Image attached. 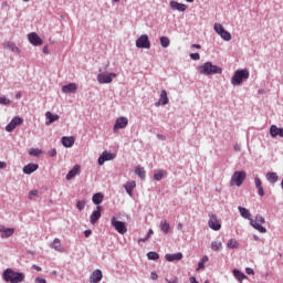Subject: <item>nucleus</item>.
I'll return each mask as SVG.
<instances>
[{
    "mask_svg": "<svg viewBox=\"0 0 283 283\" xmlns=\"http://www.w3.org/2000/svg\"><path fill=\"white\" fill-rule=\"evenodd\" d=\"M238 210L240 212V216L244 218V220H249L250 224L253 227V229H255L256 231H259V233H266V228H264V226L266 222V219H264V217H262L261 214H256L255 219L253 220V218H251V211H249V209L239 206Z\"/></svg>",
    "mask_w": 283,
    "mask_h": 283,
    "instance_id": "obj_1",
    "label": "nucleus"
},
{
    "mask_svg": "<svg viewBox=\"0 0 283 283\" xmlns=\"http://www.w3.org/2000/svg\"><path fill=\"white\" fill-rule=\"evenodd\" d=\"M197 71L203 76H214V74H222V67L213 64V62H206L199 65Z\"/></svg>",
    "mask_w": 283,
    "mask_h": 283,
    "instance_id": "obj_2",
    "label": "nucleus"
},
{
    "mask_svg": "<svg viewBox=\"0 0 283 283\" xmlns=\"http://www.w3.org/2000/svg\"><path fill=\"white\" fill-rule=\"evenodd\" d=\"M2 277L4 282L21 283L25 280V274L23 272H14V270L8 268L3 271Z\"/></svg>",
    "mask_w": 283,
    "mask_h": 283,
    "instance_id": "obj_3",
    "label": "nucleus"
},
{
    "mask_svg": "<svg viewBox=\"0 0 283 283\" xmlns=\"http://www.w3.org/2000/svg\"><path fill=\"white\" fill-rule=\"evenodd\" d=\"M249 76H251V73L248 69L237 70L231 77V85L239 87L244 81H249Z\"/></svg>",
    "mask_w": 283,
    "mask_h": 283,
    "instance_id": "obj_4",
    "label": "nucleus"
},
{
    "mask_svg": "<svg viewBox=\"0 0 283 283\" xmlns=\"http://www.w3.org/2000/svg\"><path fill=\"white\" fill-rule=\"evenodd\" d=\"M247 180V172L245 171H234L230 185L233 187L235 185L237 187H242V184Z\"/></svg>",
    "mask_w": 283,
    "mask_h": 283,
    "instance_id": "obj_5",
    "label": "nucleus"
},
{
    "mask_svg": "<svg viewBox=\"0 0 283 283\" xmlns=\"http://www.w3.org/2000/svg\"><path fill=\"white\" fill-rule=\"evenodd\" d=\"M114 78H116V73L104 72L97 74V82L101 85L109 84Z\"/></svg>",
    "mask_w": 283,
    "mask_h": 283,
    "instance_id": "obj_6",
    "label": "nucleus"
},
{
    "mask_svg": "<svg viewBox=\"0 0 283 283\" xmlns=\"http://www.w3.org/2000/svg\"><path fill=\"white\" fill-rule=\"evenodd\" d=\"M213 30L223 41H231V33L224 30V27L221 23H214Z\"/></svg>",
    "mask_w": 283,
    "mask_h": 283,
    "instance_id": "obj_7",
    "label": "nucleus"
},
{
    "mask_svg": "<svg viewBox=\"0 0 283 283\" xmlns=\"http://www.w3.org/2000/svg\"><path fill=\"white\" fill-rule=\"evenodd\" d=\"M136 48L140 50H149L151 48V42L149 41V35L143 34L136 40Z\"/></svg>",
    "mask_w": 283,
    "mask_h": 283,
    "instance_id": "obj_8",
    "label": "nucleus"
},
{
    "mask_svg": "<svg viewBox=\"0 0 283 283\" xmlns=\"http://www.w3.org/2000/svg\"><path fill=\"white\" fill-rule=\"evenodd\" d=\"M111 224L117 233L125 235V232L127 231V224H125V222L116 220V217H112Z\"/></svg>",
    "mask_w": 283,
    "mask_h": 283,
    "instance_id": "obj_9",
    "label": "nucleus"
},
{
    "mask_svg": "<svg viewBox=\"0 0 283 283\" xmlns=\"http://www.w3.org/2000/svg\"><path fill=\"white\" fill-rule=\"evenodd\" d=\"M19 125H23V118L15 116L11 119V122L6 126V132H13L19 127Z\"/></svg>",
    "mask_w": 283,
    "mask_h": 283,
    "instance_id": "obj_10",
    "label": "nucleus"
},
{
    "mask_svg": "<svg viewBox=\"0 0 283 283\" xmlns=\"http://www.w3.org/2000/svg\"><path fill=\"white\" fill-rule=\"evenodd\" d=\"M208 227H210L212 231H220V229H222V224H220L216 214H209Z\"/></svg>",
    "mask_w": 283,
    "mask_h": 283,
    "instance_id": "obj_11",
    "label": "nucleus"
},
{
    "mask_svg": "<svg viewBox=\"0 0 283 283\" xmlns=\"http://www.w3.org/2000/svg\"><path fill=\"white\" fill-rule=\"evenodd\" d=\"M127 125H129V119L127 117H119L116 119L113 130L116 134V130L125 129Z\"/></svg>",
    "mask_w": 283,
    "mask_h": 283,
    "instance_id": "obj_12",
    "label": "nucleus"
},
{
    "mask_svg": "<svg viewBox=\"0 0 283 283\" xmlns=\"http://www.w3.org/2000/svg\"><path fill=\"white\" fill-rule=\"evenodd\" d=\"M114 158H116V154L107 153V150H104L102 155L98 157V165H105L107 160H114Z\"/></svg>",
    "mask_w": 283,
    "mask_h": 283,
    "instance_id": "obj_13",
    "label": "nucleus"
},
{
    "mask_svg": "<svg viewBox=\"0 0 283 283\" xmlns=\"http://www.w3.org/2000/svg\"><path fill=\"white\" fill-rule=\"evenodd\" d=\"M28 40L31 43V45H35V46L43 45V40L35 32L29 33Z\"/></svg>",
    "mask_w": 283,
    "mask_h": 283,
    "instance_id": "obj_14",
    "label": "nucleus"
},
{
    "mask_svg": "<svg viewBox=\"0 0 283 283\" xmlns=\"http://www.w3.org/2000/svg\"><path fill=\"white\" fill-rule=\"evenodd\" d=\"M168 104H169V97L167 96V91L163 90L158 102L155 103V107H160V105H168Z\"/></svg>",
    "mask_w": 283,
    "mask_h": 283,
    "instance_id": "obj_15",
    "label": "nucleus"
},
{
    "mask_svg": "<svg viewBox=\"0 0 283 283\" xmlns=\"http://www.w3.org/2000/svg\"><path fill=\"white\" fill-rule=\"evenodd\" d=\"M103 280V271L101 270H94L90 276L91 283H98Z\"/></svg>",
    "mask_w": 283,
    "mask_h": 283,
    "instance_id": "obj_16",
    "label": "nucleus"
},
{
    "mask_svg": "<svg viewBox=\"0 0 283 283\" xmlns=\"http://www.w3.org/2000/svg\"><path fill=\"white\" fill-rule=\"evenodd\" d=\"M81 175V166L75 165L66 175V180H72Z\"/></svg>",
    "mask_w": 283,
    "mask_h": 283,
    "instance_id": "obj_17",
    "label": "nucleus"
},
{
    "mask_svg": "<svg viewBox=\"0 0 283 283\" xmlns=\"http://www.w3.org/2000/svg\"><path fill=\"white\" fill-rule=\"evenodd\" d=\"M39 169V164H28L23 167L22 171L27 176H30L31 174H34Z\"/></svg>",
    "mask_w": 283,
    "mask_h": 283,
    "instance_id": "obj_18",
    "label": "nucleus"
},
{
    "mask_svg": "<svg viewBox=\"0 0 283 283\" xmlns=\"http://www.w3.org/2000/svg\"><path fill=\"white\" fill-rule=\"evenodd\" d=\"M165 259L167 260V262H180V260H182V253L181 252H177L174 254L167 253L165 255Z\"/></svg>",
    "mask_w": 283,
    "mask_h": 283,
    "instance_id": "obj_19",
    "label": "nucleus"
},
{
    "mask_svg": "<svg viewBox=\"0 0 283 283\" xmlns=\"http://www.w3.org/2000/svg\"><path fill=\"white\" fill-rule=\"evenodd\" d=\"M170 8L171 10H177L178 12H185V10H187V4L172 0L170 1Z\"/></svg>",
    "mask_w": 283,
    "mask_h": 283,
    "instance_id": "obj_20",
    "label": "nucleus"
},
{
    "mask_svg": "<svg viewBox=\"0 0 283 283\" xmlns=\"http://www.w3.org/2000/svg\"><path fill=\"white\" fill-rule=\"evenodd\" d=\"M270 136H272V138H275L277 136H280V138H283V128H279L275 125H272L270 127Z\"/></svg>",
    "mask_w": 283,
    "mask_h": 283,
    "instance_id": "obj_21",
    "label": "nucleus"
},
{
    "mask_svg": "<svg viewBox=\"0 0 283 283\" xmlns=\"http://www.w3.org/2000/svg\"><path fill=\"white\" fill-rule=\"evenodd\" d=\"M126 193L132 198L134 196V189H136V181H128L124 185Z\"/></svg>",
    "mask_w": 283,
    "mask_h": 283,
    "instance_id": "obj_22",
    "label": "nucleus"
},
{
    "mask_svg": "<svg viewBox=\"0 0 283 283\" xmlns=\"http://www.w3.org/2000/svg\"><path fill=\"white\" fill-rule=\"evenodd\" d=\"M97 220H101V206H97V210H94L90 217L91 224H96Z\"/></svg>",
    "mask_w": 283,
    "mask_h": 283,
    "instance_id": "obj_23",
    "label": "nucleus"
},
{
    "mask_svg": "<svg viewBox=\"0 0 283 283\" xmlns=\"http://www.w3.org/2000/svg\"><path fill=\"white\" fill-rule=\"evenodd\" d=\"M45 118L48 119V122H45V125H52V123H56V120H59L60 116L56 114H52V112H46L45 113Z\"/></svg>",
    "mask_w": 283,
    "mask_h": 283,
    "instance_id": "obj_24",
    "label": "nucleus"
},
{
    "mask_svg": "<svg viewBox=\"0 0 283 283\" xmlns=\"http://www.w3.org/2000/svg\"><path fill=\"white\" fill-rule=\"evenodd\" d=\"M63 94H74L76 92V84L70 83L64 86H62Z\"/></svg>",
    "mask_w": 283,
    "mask_h": 283,
    "instance_id": "obj_25",
    "label": "nucleus"
},
{
    "mask_svg": "<svg viewBox=\"0 0 283 283\" xmlns=\"http://www.w3.org/2000/svg\"><path fill=\"white\" fill-rule=\"evenodd\" d=\"M104 199H105V196L103 195V192H96L92 197L93 205H96L97 207L98 205L103 203Z\"/></svg>",
    "mask_w": 283,
    "mask_h": 283,
    "instance_id": "obj_26",
    "label": "nucleus"
},
{
    "mask_svg": "<svg viewBox=\"0 0 283 283\" xmlns=\"http://www.w3.org/2000/svg\"><path fill=\"white\" fill-rule=\"evenodd\" d=\"M254 185L258 189L259 196H261V198L264 197V187H262V180L260 179V177L254 178Z\"/></svg>",
    "mask_w": 283,
    "mask_h": 283,
    "instance_id": "obj_27",
    "label": "nucleus"
},
{
    "mask_svg": "<svg viewBox=\"0 0 283 283\" xmlns=\"http://www.w3.org/2000/svg\"><path fill=\"white\" fill-rule=\"evenodd\" d=\"M51 249H54V251H59L60 253H63V247L61 245V239L55 238L53 242L50 244Z\"/></svg>",
    "mask_w": 283,
    "mask_h": 283,
    "instance_id": "obj_28",
    "label": "nucleus"
},
{
    "mask_svg": "<svg viewBox=\"0 0 283 283\" xmlns=\"http://www.w3.org/2000/svg\"><path fill=\"white\" fill-rule=\"evenodd\" d=\"M4 48H7V50H10L11 52H15V54H21V49H19V46H17L14 42H7L4 44Z\"/></svg>",
    "mask_w": 283,
    "mask_h": 283,
    "instance_id": "obj_29",
    "label": "nucleus"
},
{
    "mask_svg": "<svg viewBox=\"0 0 283 283\" xmlns=\"http://www.w3.org/2000/svg\"><path fill=\"white\" fill-rule=\"evenodd\" d=\"M61 142H62L63 147L70 148V147L74 146V137L64 136V137H62Z\"/></svg>",
    "mask_w": 283,
    "mask_h": 283,
    "instance_id": "obj_30",
    "label": "nucleus"
},
{
    "mask_svg": "<svg viewBox=\"0 0 283 283\" xmlns=\"http://www.w3.org/2000/svg\"><path fill=\"white\" fill-rule=\"evenodd\" d=\"M265 178H266L268 182H270L271 185H275V182H277V180L280 179L277 177V172H268L265 175Z\"/></svg>",
    "mask_w": 283,
    "mask_h": 283,
    "instance_id": "obj_31",
    "label": "nucleus"
},
{
    "mask_svg": "<svg viewBox=\"0 0 283 283\" xmlns=\"http://www.w3.org/2000/svg\"><path fill=\"white\" fill-rule=\"evenodd\" d=\"M12 235H14V228H3L2 233H1V238L6 239V238H12Z\"/></svg>",
    "mask_w": 283,
    "mask_h": 283,
    "instance_id": "obj_32",
    "label": "nucleus"
},
{
    "mask_svg": "<svg viewBox=\"0 0 283 283\" xmlns=\"http://www.w3.org/2000/svg\"><path fill=\"white\" fill-rule=\"evenodd\" d=\"M135 174L136 176H138V178H140L142 180H145L147 172L145 171V168L137 166L135 168Z\"/></svg>",
    "mask_w": 283,
    "mask_h": 283,
    "instance_id": "obj_33",
    "label": "nucleus"
},
{
    "mask_svg": "<svg viewBox=\"0 0 283 283\" xmlns=\"http://www.w3.org/2000/svg\"><path fill=\"white\" fill-rule=\"evenodd\" d=\"M160 229L163 233L167 234L171 230V226L169 224V222H167V220H164L160 222Z\"/></svg>",
    "mask_w": 283,
    "mask_h": 283,
    "instance_id": "obj_34",
    "label": "nucleus"
},
{
    "mask_svg": "<svg viewBox=\"0 0 283 283\" xmlns=\"http://www.w3.org/2000/svg\"><path fill=\"white\" fill-rule=\"evenodd\" d=\"M233 275L237 280H239L240 282L247 280V274L242 273L240 270H233Z\"/></svg>",
    "mask_w": 283,
    "mask_h": 283,
    "instance_id": "obj_35",
    "label": "nucleus"
},
{
    "mask_svg": "<svg viewBox=\"0 0 283 283\" xmlns=\"http://www.w3.org/2000/svg\"><path fill=\"white\" fill-rule=\"evenodd\" d=\"M165 176H167V171L165 170H159L158 172L154 174V180H156L157 182L160 181L161 179L165 178Z\"/></svg>",
    "mask_w": 283,
    "mask_h": 283,
    "instance_id": "obj_36",
    "label": "nucleus"
},
{
    "mask_svg": "<svg viewBox=\"0 0 283 283\" xmlns=\"http://www.w3.org/2000/svg\"><path fill=\"white\" fill-rule=\"evenodd\" d=\"M211 250L212 251H222V242H220V241H212L211 242Z\"/></svg>",
    "mask_w": 283,
    "mask_h": 283,
    "instance_id": "obj_37",
    "label": "nucleus"
},
{
    "mask_svg": "<svg viewBox=\"0 0 283 283\" xmlns=\"http://www.w3.org/2000/svg\"><path fill=\"white\" fill-rule=\"evenodd\" d=\"M171 41L167 36L160 38V45L161 48H168L170 45Z\"/></svg>",
    "mask_w": 283,
    "mask_h": 283,
    "instance_id": "obj_38",
    "label": "nucleus"
},
{
    "mask_svg": "<svg viewBox=\"0 0 283 283\" xmlns=\"http://www.w3.org/2000/svg\"><path fill=\"white\" fill-rule=\"evenodd\" d=\"M29 154H30V156H35L36 158H39V156H40L41 154H43V150H41V149H39V148H31V149L29 150Z\"/></svg>",
    "mask_w": 283,
    "mask_h": 283,
    "instance_id": "obj_39",
    "label": "nucleus"
},
{
    "mask_svg": "<svg viewBox=\"0 0 283 283\" xmlns=\"http://www.w3.org/2000/svg\"><path fill=\"white\" fill-rule=\"evenodd\" d=\"M160 258V255L157 252L150 251L147 253V259L148 260H158Z\"/></svg>",
    "mask_w": 283,
    "mask_h": 283,
    "instance_id": "obj_40",
    "label": "nucleus"
},
{
    "mask_svg": "<svg viewBox=\"0 0 283 283\" xmlns=\"http://www.w3.org/2000/svg\"><path fill=\"white\" fill-rule=\"evenodd\" d=\"M227 247H228V249H238L239 243H238L235 240L230 239V240L227 242Z\"/></svg>",
    "mask_w": 283,
    "mask_h": 283,
    "instance_id": "obj_41",
    "label": "nucleus"
},
{
    "mask_svg": "<svg viewBox=\"0 0 283 283\" xmlns=\"http://www.w3.org/2000/svg\"><path fill=\"white\" fill-rule=\"evenodd\" d=\"M29 200H34V198H39V190H31L28 195Z\"/></svg>",
    "mask_w": 283,
    "mask_h": 283,
    "instance_id": "obj_42",
    "label": "nucleus"
},
{
    "mask_svg": "<svg viewBox=\"0 0 283 283\" xmlns=\"http://www.w3.org/2000/svg\"><path fill=\"white\" fill-rule=\"evenodd\" d=\"M85 205H86V201H85V200H78V201L76 202V209H77L78 211H83V209H85Z\"/></svg>",
    "mask_w": 283,
    "mask_h": 283,
    "instance_id": "obj_43",
    "label": "nucleus"
},
{
    "mask_svg": "<svg viewBox=\"0 0 283 283\" xmlns=\"http://www.w3.org/2000/svg\"><path fill=\"white\" fill-rule=\"evenodd\" d=\"M12 101H10L8 97L6 96H0V105H11Z\"/></svg>",
    "mask_w": 283,
    "mask_h": 283,
    "instance_id": "obj_44",
    "label": "nucleus"
},
{
    "mask_svg": "<svg viewBox=\"0 0 283 283\" xmlns=\"http://www.w3.org/2000/svg\"><path fill=\"white\" fill-rule=\"evenodd\" d=\"M190 59L192 61H200V53H190Z\"/></svg>",
    "mask_w": 283,
    "mask_h": 283,
    "instance_id": "obj_45",
    "label": "nucleus"
},
{
    "mask_svg": "<svg viewBox=\"0 0 283 283\" xmlns=\"http://www.w3.org/2000/svg\"><path fill=\"white\" fill-rule=\"evenodd\" d=\"M35 282L36 283H48V281L45 279L40 277V276L35 277Z\"/></svg>",
    "mask_w": 283,
    "mask_h": 283,
    "instance_id": "obj_46",
    "label": "nucleus"
},
{
    "mask_svg": "<svg viewBox=\"0 0 283 283\" xmlns=\"http://www.w3.org/2000/svg\"><path fill=\"white\" fill-rule=\"evenodd\" d=\"M245 273H247V275H254L255 272L253 271V269L247 268Z\"/></svg>",
    "mask_w": 283,
    "mask_h": 283,
    "instance_id": "obj_47",
    "label": "nucleus"
},
{
    "mask_svg": "<svg viewBox=\"0 0 283 283\" xmlns=\"http://www.w3.org/2000/svg\"><path fill=\"white\" fill-rule=\"evenodd\" d=\"M49 156H50L51 158H54V156H56V150H55V148H53V149H51V150L49 151Z\"/></svg>",
    "mask_w": 283,
    "mask_h": 283,
    "instance_id": "obj_48",
    "label": "nucleus"
},
{
    "mask_svg": "<svg viewBox=\"0 0 283 283\" xmlns=\"http://www.w3.org/2000/svg\"><path fill=\"white\" fill-rule=\"evenodd\" d=\"M150 237H148L147 234L145 235V238H140L138 240V244H140V242H147L149 240Z\"/></svg>",
    "mask_w": 283,
    "mask_h": 283,
    "instance_id": "obj_49",
    "label": "nucleus"
},
{
    "mask_svg": "<svg viewBox=\"0 0 283 283\" xmlns=\"http://www.w3.org/2000/svg\"><path fill=\"white\" fill-rule=\"evenodd\" d=\"M233 149H234V151H241L242 146H240V144H234Z\"/></svg>",
    "mask_w": 283,
    "mask_h": 283,
    "instance_id": "obj_50",
    "label": "nucleus"
},
{
    "mask_svg": "<svg viewBox=\"0 0 283 283\" xmlns=\"http://www.w3.org/2000/svg\"><path fill=\"white\" fill-rule=\"evenodd\" d=\"M150 277H151V280H158V273L151 272Z\"/></svg>",
    "mask_w": 283,
    "mask_h": 283,
    "instance_id": "obj_51",
    "label": "nucleus"
},
{
    "mask_svg": "<svg viewBox=\"0 0 283 283\" xmlns=\"http://www.w3.org/2000/svg\"><path fill=\"white\" fill-rule=\"evenodd\" d=\"M200 269H205V263L202 261L198 263L197 271H200Z\"/></svg>",
    "mask_w": 283,
    "mask_h": 283,
    "instance_id": "obj_52",
    "label": "nucleus"
},
{
    "mask_svg": "<svg viewBox=\"0 0 283 283\" xmlns=\"http://www.w3.org/2000/svg\"><path fill=\"white\" fill-rule=\"evenodd\" d=\"M84 235L85 238H90V235H92V230H85Z\"/></svg>",
    "mask_w": 283,
    "mask_h": 283,
    "instance_id": "obj_53",
    "label": "nucleus"
},
{
    "mask_svg": "<svg viewBox=\"0 0 283 283\" xmlns=\"http://www.w3.org/2000/svg\"><path fill=\"white\" fill-rule=\"evenodd\" d=\"M8 167V164L6 161H0V169H6Z\"/></svg>",
    "mask_w": 283,
    "mask_h": 283,
    "instance_id": "obj_54",
    "label": "nucleus"
},
{
    "mask_svg": "<svg viewBox=\"0 0 283 283\" xmlns=\"http://www.w3.org/2000/svg\"><path fill=\"white\" fill-rule=\"evenodd\" d=\"M146 235H147L148 238H151V235H154V230H153V229H149Z\"/></svg>",
    "mask_w": 283,
    "mask_h": 283,
    "instance_id": "obj_55",
    "label": "nucleus"
},
{
    "mask_svg": "<svg viewBox=\"0 0 283 283\" xmlns=\"http://www.w3.org/2000/svg\"><path fill=\"white\" fill-rule=\"evenodd\" d=\"M201 262H203V264H205V262H209V256H207V255L202 256Z\"/></svg>",
    "mask_w": 283,
    "mask_h": 283,
    "instance_id": "obj_56",
    "label": "nucleus"
},
{
    "mask_svg": "<svg viewBox=\"0 0 283 283\" xmlns=\"http://www.w3.org/2000/svg\"><path fill=\"white\" fill-rule=\"evenodd\" d=\"M32 268H33L35 271H42L41 266H38V265H35V264H33Z\"/></svg>",
    "mask_w": 283,
    "mask_h": 283,
    "instance_id": "obj_57",
    "label": "nucleus"
},
{
    "mask_svg": "<svg viewBox=\"0 0 283 283\" xmlns=\"http://www.w3.org/2000/svg\"><path fill=\"white\" fill-rule=\"evenodd\" d=\"M157 138H158L159 140H166L165 136H163V135H160V134L157 135Z\"/></svg>",
    "mask_w": 283,
    "mask_h": 283,
    "instance_id": "obj_58",
    "label": "nucleus"
},
{
    "mask_svg": "<svg viewBox=\"0 0 283 283\" xmlns=\"http://www.w3.org/2000/svg\"><path fill=\"white\" fill-rule=\"evenodd\" d=\"M258 94H266V91H264V88H260V90L258 91Z\"/></svg>",
    "mask_w": 283,
    "mask_h": 283,
    "instance_id": "obj_59",
    "label": "nucleus"
},
{
    "mask_svg": "<svg viewBox=\"0 0 283 283\" xmlns=\"http://www.w3.org/2000/svg\"><path fill=\"white\" fill-rule=\"evenodd\" d=\"M192 48H196V50H200V44H192Z\"/></svg>",
    "mask_w": 283,
    "mask_h": 283,
    "instance_id": "obj_60",
    "label": "nucleus"
},
{
    "mask_svg": "<svg viewBox=\"0 0 283 283\" xmlns=\"http://www.w3.org/2000/svg\"><path fill=\"white\" fill-rule=\"evenodd\" d=\"M15 98H17V99L21 98V92H18V93L15 94Z\"/></svg>",
    "mask_w": 283,
    "mask_h": 283,
    "instance_id": "obj_61",
    "label": "nucleus"
},
{
    "mask_svg": "<svg viewBox=\"0 0 283 283\" xmlns=\"http://www.w3.org/2000/svg\"><path fill=\"white\" fill-rule=\"evenodd\" d=\"M253 239L255 240V242H258L259 240H260V237H258V235H253Z\"/></svg>",
    "mask_w": 283,
    "mask_h": 283,
    "instance_id": "obj_62",
    "label": "nucleus"
},
{
    "mask_svg": "<svg viewBox=\"0 0 283 283\" xmlns=\"http://www.w3.org/2000/svg\"><path fill=\"white\" fill-rule=\"evenodd\" d=\"M177 229L182 230V223H178Z\"/></svg>",
    "mask_w": 283,
    "mask_h": 283,
    "instance_id": "obj_63",
    "label": "nucleus"
},
{
    "mask_svg": "<svg viewBox=\"0 0 283 283\" xmlns=\"http://www.w3.org/2000/svg\"><path fill=\"white\" fill-rule=\"evenodd\" d=\"M166 282H168V283H178L177 281H169V279H166Z\"/></svg>",
    "mask_w": 283,
    "mask_h": 283,
    "instance_id": "obj_64",
    "label": "nucleus"
}]
</instances>
